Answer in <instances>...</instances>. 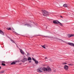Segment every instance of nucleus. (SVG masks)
I'll return each instance as SVG.
<instances>
[{"label": "nucleus", "mask_w": 74, "mask_h": 74, "mask_svg": "<svg viewBox=\"0 0 74 74\" xmlns=\"http://www.w3.org/2000/svg\"><path fill=\"white\" fill-rule=\"evenodd\" d=\"M12 29H14V28H12Z\"/></svg>", "instance_id": "obj_32"}, {"label": "nucleus", "mask_w": 74, "mask_h": 74, "mask_svg": "<svg viewBox=\"0 0 74 74\" xmlns=\"http://www.w3.org/2000/svg\"><path fill=\"white\" fill-rule=\"evenodd\" d=\"M11 27H9V28L8 29V30H11Z\"/></svg>", "instance_id": "obj_19"}, {"label": "nucleus", "mask_w": 74, "mask_h": 74, "mask_svg": "<svg viewBox=\"0 0 74 74\" xmlns=\"http://www.w3.org/2000/svg\"><path fill=\"white\" fill-rule=\"evenodd\" d=\"M53 23H55V24H58V25H60V26H63V24H62L61 23H60L59 22V21L57 20L54 21H53Z\"/></svg>", "instance_id": "obj_2"}, {"label": "nucleus", "mask_w": 74, "mask_h": 74, "mask_svg": "<svg viewBox=\"0 0 74 74\" xmlns=\"http://www.w3.org/2000/svg\"><path fill=\"white\" fill-rule=\"evenodd\" d=\"M16 62H12V63H11V64H15V63H16Z\"/></svg>", "instance_id": "obj_11"}, {"label": "nucleus", "mask_w": 74, "mask_h": 74, "mask_svg": "<svg viewBox=\"0 0 74 74\" xmlns=\"http://www.w3.org/2000/svg\"><path fill=\"white\" fill-rule=\"evenodd\" d=\"M2 63H5V62H4V61H2Z\"/></svg>", "instance_id": "obj_27"}, {"label": "nucleus", "mask_w": 74, "mask_h": 74, "mask_svg": "<svg viewBox=\"0 0 74 74\" xmlns=\"http://www.w3.org/2000/svg\"><path fill=\"white\" fill-rule=\"evenodd\" d=\"M42 48H44L45 49V45H44L43 46H42Z\"/></svg>", "instance_id": "obj_15"}, {"label": "nucleus", "mask_w": 74, "mask_h": 74, "mask_svg": "<svg viewBox=\"0 0 74 74\" xmlns=\"http://www.w3.org/2000/svg\"><path fill=\"white\" fill-rule=\"evenodd\" d=\"M63 64H66L67 63L66 62H64Z\"/></svg>", "instance_id": "obj_21"}, {"label": "nucleus", "mask_w": 74, "mask_h": 74, "mask_svg": "<svg viewBox=\"0 0 74 74\" xmlns=\"http://www.w3.org/2000/svg\"><path fill=\"white\" fill-rule=\"evenodd\" d=\"M25 25H28V24H26Z\"/></svg>", "instance_id": "obj_26"}, {"label": "nucleus", "mask_w": 74, "mask_h": 74, "mask_svg": "<svg viewBox=\"0 0 74 74\" xmlns=\"http://www.w3.org/2000/svg\"><path fill=\"white\" fill-rule=\"evenodd\" d=\"M43 12H44L43 15L45 16H47V15H48V14H49V13H48V12H47L45 10H44V11H43Z\"/></svg>", "instance_id": "obj_3"}, {"label": "nucleus", "mask_w": 74, "mask_h": 74, "mask_svg": "<svg viewBox=\"0 0 74 74\" xmlns=\"http://www.w3.org/2000/svg\"><path fill=\"white\" fill-rule=\"evenodd\" d=\"M28 60H31L32 58L30 57H28Z\"/></svg>", "instance_id": "obj_12"}, {"label": "nucleus", "mask_w": 74, "mask_h": 74, "mask_svg": "<svg viewBox=\"0 0 74 74\" xmlns=\"http://www.w3.org/2000/svg\"><path fill=\"white\" fill-rule=\"evenodd\" d=\"M27 56H30V53H27Z\"/></svg>", "instance_id": "obj_18"}, {"label": "nucleus", "mask_w": 74, "mask_h": 74, "mask_svg": "<svg viewBox=\"0 0 74 74\" xmlns=\"http://www.w3.org/2000/svg\"><path fill=\"white\" fill-rule=\"evenodd\" d=\"M60 17L61 18H63V16H60Z\"/></svg>", "instance_id": "obj_25"}, {"label": "nucleus", "mask_w": 74, "mask_h": 74, "mask_svg": "<svg viewBox=\"0 0 74 74\" xmlns=\"http://www.w3.org/2000/svg\"><path fill=\"white\" fill-rule=\"evenodd\" d=\"M27 60V59L26 58H23V59L22 60V62H25Z\"/></svg>", "instance_id": "obj_4"}, {"label": "nucleus", "mask_w": 74, "mask_h": 74, "mask_svg": "<svg viewBox=\"0 0 74 74\" xmlns=\"http://www.w3.org/2000/svg\"><path fill=\"white\" fill-rule=\"evenodd\" d=\"M68 65H69V66H73V64H68Z\"/></svg>", "instance_id": "obj_22"}, {"label": "nucleus", "mask_w": 74, "mask_h": 74, "mask_svg": "<svg viewBox=\"0 0 74 74\" xmlns=\"http://www.w3.org/2000/svg\"><path fill=\"white\" fill-rule=\"evenodd\" d=\"M64 69L66 70H67L68 69H69V66L67 65H65L64 66Z\"/></svg>", "instance_id": "obj_6"}, {"label": "nucleus", "mask_w": 74, "mask_h": 74, "mask_svg": "<svg viewBox=\"0 0 74 74\" xmlns=\"http://www.w3.org/2000/svg\"><path fill=\"white\" fill-rule=\"evenodd\" d=\"M45 60H47V59L48 58H47L46 57V58H45Z\"/></svg>", "instance_id": "obj_23"}, {"label": "nucleus", "mask_w": 74, "mask_h": 74, "mask_svg": "<svg viewBox=\"0 0 74 74\" xmlns=\"http://www.w3.org/2000/svg\"><path fill=\"white\" fill-rule=\"evenodd\" d=\"M54 72H56V71H54Z\"/></svg>", "instance_id": "obj_31"}, {"label": "nucleus", "mask_w": 74, "mask_h": 74, "mask_svg": "<svg viewBox=\"0 0 74 74\" xmlns=\"http://www.w3.org/2000/svg\"><path fill=\"white\" fill-rule=\"evenodd\" d=\"M2 65V66H5V64H4L3 63H2L1 64Z\"/></svg>", "instance_id": "obj_16"}, {"label": "nucleus", "mask_w": 74, "mask_h": 74, "mask_svg": "<svg viewBox=\"0 0 74 74\" xmlns=\"http://www.w3.org/2000/svg\"><path fill=\"white\" fill-rule=\"evenodd\" d=\"M15 43V44H16V43Z\"/></svg>", "instance_id": "obj_34"}, {"label": "nucleus", "mask_w": 74, "mask_h": 74, "mask_svg": "<svg viewBox=\"0 0 74 74\" xmlns=\"http://www.w3.org/2000/svg\"><path fill=\"white\" fill-rule=\"evenodd\" d=\"M68 36L69 38H70V37H73L74 36V35L73 34H69L68 35Z\"/></svg>", "instance_id": "obj_7"}, {"label": "nucleus", "mask_w": 74, "mask_h": 74, "mask_svg": "<svg viewBox=\"0 0 74 74\" xmlns=\"http://www.w3.org/2000/svg\"><path fill=\"white\" fill-rule=\"evenodd\" d=\"M1 69V66H0V69Z\"/></svg>", "instance_id": "obj_30"}, {"label": "nucleus", "mask_w": 74, "mask_h": 74, "mask_svg": "<svg viewBox=\"0 0 74 74\" xmlns=\"http://www.w3.org/2000/svg\"><path fill=\"white\" fill-rule=\"evenodd\" d=\"M20 51L22 54H23V55H24L25 54L24 52L23 51H22V49H21L20 50Z\"/></svg>", "instance_id": "obj_8"}, {"label": "nucleus", "mask_w": 74, "mask_h": 74, "mask_svg": "<svg viewBox=\"0 0 74 74\" xmlns=\"http://www.w3.org/2000/svg\"><path fill=\"white\" fill-rule=\"evenodd\" d=\"M10 40L11 41V42H13V43H15V42L13 40Z\"/></svg>", "instance_id": "obj_17"}, {"label": "nucleus", "mask_w": 74, "mask_h": 74, "mask_svg": "<svg viewBox=\"0 0 74 74\" xmlns=\"http://www.w3.org/2000/svg\"><path fill=\"white\" fill-rule=\"evenodd\" d=\"M63 7H68L67 5L66 4H64Z\"/></svg>", "instance_id": "obj_10"}, {"label": "nucleus", "mask_w": 74, "mask_h": 74, "mask_svg": "<svg viewBox=\"0 0 74 74\" xmlns=\"http://www.w3.org/2000/svg\"><path fill=\"white\" fill-rule=\"evenodd\" d=\"M31 62L32 61H29V63H31Z\"/></svg>", "instance_id": "obj_28"}, {"label": "nucleus", "mask_w": 74, "mask_h": 74, "mask_svg": "<svg viewBox=\"0 0 74 74\" xmlns=\"http://www.w3.org/2000/svg\"><path fill=\"white\" fill-rule=\"evenodd\" d=\"M68 44L69 45H71V46H72V47H74V44L73 43L69 42L68 43Z\"/></svg>", "instance_id": "obj_5"}, {"label": "nucleus", "mask_w": 74, "mask_h": 74, "mask_svg": "<svg viewBox=\"0 0 74 74\" xmlns=\"http://www.w3.org/2000/svg\"><path fill=\"white\" fill-rule=\"evenodd\" d=\"M18 62H20V61H18Z\"/></svg>", "instance_id": "obj_29"}, {"label": "nucleus", "mask_w": 74, "mask_h": 74, "mask_svg": "<svg viewBox=\"0 0 74 74\" xmlns=\"http://www.w3.org/2000/svg\"><path fill=\"white\" fill-rule=\"evenodd\" d=\"M16 45L17 46V45Z\"/></svg>", "instance_id": "obj_33"}, {"label": "nucleus", "mask_w": 74, "mask_h": 74, "mask_svg": "<svg viewBox=\"0 0 74 74\" xmlns=\"http://www.w3.org/2000/svg\"><path fill=\"white\" fill-rule=\"evenodd\" d=\"M35 62L36 64H38V61L35 60Z\"/></svg>", "instance_id": "obj_14"}, {"label": "nucleus", "mask_w": 74, "mask_h": 74, "mask_svg": "<svg viewBox=\"0 0 74 74\" xmlns=\"http://www.w3.org/2000/svg\"><path fill=\"white\" fill-rule=\"evenodd\" d=\"M33 59V60H34V61H36V60H35V59H34V58H33V59Z\"/></svg>", "instance_id": "obj_24"}, {"label": "nucleus", "mask_w": 74, "mask_h": 74, "mask_svg": "<svg viewBox=\"0 0 74 74\" xmlns=\"http://www.w3.org/2000/svg\"><path fill=\"white\" fill-rule=\"evenodd\" d=\"M42 71H51V69L49 68V67H48L47 68L45 67H44L42 68H40L38 69H37V72H42Z\"/></svg>", "instance_id": "obj_1"}, {"label": "nucleus", "mask_w": 74, "mask_h": 74, "mask_svg": "<svg viewBox=\"0 0 74 74\" xmlns=\"http://www.w3.org/2000/svg\"><path fill=\"white\" fill-rule=\"evenodd\" d=\"M59 40H61V41H62V42H64V41L61 40V39H59Z\"/></svg>", "instance_id": "obj_20"}, {"label": "nucleus", "mask_w": 74, "mask_h": 74, "mask_svg": "<svg viewBox=\"0 0 74 74\" xmlns=\"http://www.w3.org/2000/svg\"><path fill=\"white\" fill-rule=\"evenodd\" d=\"M0 33L2 34V35H3V36H4V33H3V32L2 31H1V30H0Z\"/></svg>", "instance_id": "obj_9"}, {"label": "nucleus", "mask_w": 74, "mask_h": 74, "mask_svg": "<svg viewBox=\"0 0 74 74\" xmlns=\"http://www.w3.org/2000/svg\"><path fill=\"white\" fill-rule=\"evenodd\" d=\"M4 71H2L0 72V74H1V73H4Z\"/></svg>", "instance_id": "obj_13"}]
</instances>
